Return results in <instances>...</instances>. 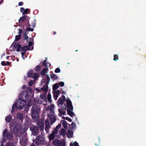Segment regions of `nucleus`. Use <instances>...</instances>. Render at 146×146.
I'll use <instances>...</instances> for the list:
<instances>
[{
	"mask_svg": "<svg viewBox=\"0 0 146 146\" xmlns=\"http://www.w3.org/2000/svg\"><path fill=\"white\" fill-rule=\"evenodd\" d=\"M40 111V108L39 105L36 104L33 106L32 108L31 116L35 121H36L38 119V113Z\"/></svg>",
	"mask_w": 146,
	"mask_h": 146,
	"instance_id": "1",
	"label": "nucleus"
},
{
	"mask_svg": "<svg viewBox=\"0 0 146 146\" xmlns=\"http://www.w3.org/2000/svg\"><path fill=\"white\" fill-rule=\"evenodd\" d=\"M54 105H52L48 107H46V110H50L52 113V114L50 113L48 114V116L49 117L51 123H54L56 120L55 116L54 113Z\"/></svg>",
	"mask_w": 146,
	"mask_h": 146,
	"instance_id": "2",
	"label": "nucleus"
},
{
	"mask_svg": "<svg viewBox=\"0 0 146 146\" xmlns=\"http://www.w3.org/2000/svg\"><path fill=\"white\" fill-rule=\"evenodd\" d=\"M25 102L22 99H19L16 100V102L14 104L13 106L12 112H13L15 108H17L18 109H21L25 104Z\"/></svg>",
	"mask_w": 146,
	"mask_h": 146,
	"instance_id": "3",
	"label": "nucleus"
},
{
	"mask_svg": "<svg viewBox=\"0 0 146 146\" xmlns=\"http://www.w3.org/2000/svg\"><path fill=\"white\" fill-rule=\"evenodd\" d=\"M66 103V109L68 113L71 116H72L73 115V107L72 102L69 98H67Z\"/></svg>",
	"mask_w": 146,
	"mask_h": 146,
	"instance_id": "4",
	"label": "nucleus"
},
{
	"mask_svg": "<svg viewBox=\"0 0 146 146\" xmlns=\"http://www.w3.org/2000/svg\"><path fill=\"white\" fill-rule=\"evenodd\" d=\"M45 143L44 136L42 134L38 136L35 140V143L37 145L44 144Z\"/></svg>",
	"mask_w": 146,
	"mask_h": 146,
	"instance_id": "5",
	"label": "nucleus"
},
{
	"mask_svg": "<svg viewBox=\"0 0 146 146\" xmlns=\"http://www.w3.org/2000/svg\"><path fill=\"white\" fill-rule=\"evenodd\" d=\"M61 126V125L60 124L57 125L55 129L53 131L52 134L49 135V139L50 140H51L54 139V136L58 133V129L60 128Z\"/></svg>",
	"mask_w": 146,
	"mask_h": 146,
	"instance_id": "6",
	"label": "nucleus"
},
{
	"mask_svg": "<svg viewBox=\"0 0 146 146\" xmlns=\"http://www.w3.org/2000/svg\"><path fill=\"white\" fill-rule=\"evenodd\" d=\"M46 100V96L45 94H41L40 96V98L39 99L35 98L34 99V101L35 102L40 104L43 102V101H45Z\"/></svg>",
	"mask_w": 146,
	"mask_h": 146,
	"instance_id": "7",
	"label": "nucleus"
},
{
	"mask_svg": "<svg viewBox=\"0 0 146 146\" xmlns=\"http://www.w3.org/2000/svg\"><path fill=\"white\" fill-rule=\"evenodd\" d=\"M20 98H22L23 101L25 102L27 101L29 98V96L27 93L25 91H23L20 94Z\"/></svg>",
	"mask_w": 146,
	"mask_h": 146,
	"instance_id": "8",
	"label": "nucleus"
},
{
	"mask_svg": "<svg viewBox=\"0 0 146 146\" xmlns=\"http://www.w3.org/2000/svg\"><path fill=\"white\" fill-rule=\"evenodd\" d=\"M30 129L34 134V135L38 134L37 128L34 125H31L30 127Z\"/></svg>",
	"mask_w": 146,
	"mask_h": 146,
	"instance_id": "9",
	"label": "nucleus"
},
{
	"mask_svg": "<svg viewBox=\"0 0 146 146\" xmlns=\"http://www.w3.org/2000/svg\"><path fill=\"white\" fill-rule=\"evenodd\" d=\"M3 135L4 137H6L9 139L11 138L12 136L10 134H8L7 131L6 129H5L3 131Z\"/></svg>",
	"mask_w": 146,
	"mask_h": 146,
	"instance_id": "10",
	"label": "nucleus"
},
{
	"mask_svg": "<svg viewBox=\"0 0 146 146\" xmlns=\"http://www.w3.org/2000/svg\"><path fill=\"white\" fill-rule=\"evenodd\" d=\"M21 127V125L19 124H17L14 129V133L16 134L19 131Z\"/></svg>",
	"mask_w": 146,
	"mask_h": 146,
	"instance_id": "11",
	"label": "nucleus"
},
{
	"mask_svg": "<svg viewBox=\"0 0 146 146\" xmlns=\"http://www.w3.org/2000/svg\"><path fill=\"white\" fill-rule=\"evenodd\" d=\"M27 139L25 137L21 139L20 141V143L22 146H25L27 144Z\"/></svg>",
	"mask_w": 146,
	"mask_h": 146,
	"instance_id": "12",
	"label": "nucleus"
},
{
	"mask_svg": "<svg viewBox=\"0 0 146 146\" xmlns=\"http://www.w3.org/2000/svg\"><path fill=\"white\" fill-rule=\"evenodd\" d=\"M45 123L46 125L45 129L46 131V132H48V129L50 128V123L48 119L46 120L45 121Z\"/></svg>",
	"mask_w": 146,
	"mask_h": 146,
	"instance_id": "13",
	"label": "nucleus"
},
{
	"mask_svg": "<svg viewBox=\"0 0 146 146\" xmlns=\"http://www.w3.org/2000/svg\"><path fill=\"white\" fill-rule=\"evenodd\" d=\"M44 121L43 120L40 121L38 123V125L41 130H42L44 129Z\"/></svg>",
	"mask_w": 146,
	"mask_h": 146,
	"instance_id": "14",
	"label": "nucleus"
},
{
	"mask_svg": "<svg viewBox=\"0 0 146 146\" xmlns=\"http://www.w3.org/2000/svg\"><path fill=\"white\" fill-rule=\"evenodd\" d=\"M54 94V99L56 100L58 96V94L59 93V92L58 90L56 91H54L53 92Z\"/></svg>",
	"mask_w": 146,
	"mask_h": 146,
	"instance_id": "15",
	"label": "nucleus"
},
{
	"mask_svg": "<svg viewBox=\"0 0 146 146\" xmlns=\"http://www.w3.org/2000/svg\"><path fill=\"white\" fill-rule=\"evenodd\" d=\"M14 48H17L16 50L17 51L19 52L20 50L21 45L20 44H16L14 45Z\"/></svg>",
	"mask_w": 146,
	"mask_h": 146,
	"instance_id": "16",
	"label": "nucleus"
},
{
	"mask_svg": "<svg viewBox=\"0 0 146 146\" xmlns=\"http://www.w3.org/2000/svg\"><path fill=\"white\" fill-rule=\"evenodd\" d=\"M41 90L44 92H47L48 90V86L47 84H46L44 85L42 88H41Z\"/></svg>",
	"mask_w": 146,
	"mask_h": 146,
	"instance_id": "17",
	"label": "nucleus"
},
{
	"mask_svg": "<svg viewBox=\"0 0 146 146\" xmlns=\"http://www.w3.org/2000/svg\"><path fill=\"white\" fill-rule=\"evenodd\" d=\"M53 144L56 146L60 144V141L56 139L54 140L53 142Z\"/></svg>",
	"mask_w": 146,
	"mask_h": 146,
	"instance_id": "18",
	"label": "nucleus"
},
{
	"mask_svg": "<svg viewBox=\"0 0 146 146\" xmlns=\"http://www.w3.org/2000/svg\"><path fill=\"white\" fill-rule=\"evenodd\" d=\"M73 135V133L72 131L70 130L68 131V133L67 134V136L69 138L72 137Z\"/></svg>",
	"mask_w": 146,
	"mask_h": 146,
	"instance_id": "19",
	"label": "nucleus"
},
{
	"mask_svg": "<svg viewBox=\"0 0 146 146\" xmlns=\"http://www.w3.org/2000/svg\"><path fill=\"white\" fill-rule=\"evenodd\" d=\"M59 134L60 135L64 136L66 134V130L64 129H61L60 131Z\"/></svg>",
	"mask_w": 146,
	"mask_h": 146,
	"instance_id": "20",
	"label": "nucleus"
},
{
	"mask_svg": "<svg viewBox=\"0 0 146 146\" xmlns=\"http://www.w3.org/2000/svg\"><path fill=\"white\" fill-rule=\"evenodd\" d=\"M12 119V118L11 116L10 115H8L5 118V120L6 122H10Z\"/></svg>",
	"mask_w": 146,
	"mask_h": 146,
	"instance_id": "21",
	"label": "nucleus"
},
{
	"mask_svg": "<svg viewBox=\"0 0 146 146\" xmlns=\"http://www.w3.org/2000/svg\"><path fill=\"white\" fill-rule=\"evenodd\" d=\"M23 114L21 113H18L17 114V118L19 119L23 120Z\"/></svg>",
	"mask_w": 146,
	"mask_h": 146,
	"instance_id": "22",
	"label": "nucleus"
},
{
	"mask_svg": "<svg viewBox=\"0 0 146 146\" xmlns=\"http://www.w3.org/2000/svg\"><path fill=\"white\" fill-rule=\"evenodd\" d=\"M33 73V70H30L27 73V76L29 78L32 77V74Z\"/></svg>",
	"mask_w": 146,
	"mask_h": 146,
	"instance_id": "23",
	"label": "nucleus"
},
{
	"mask_svg": "<svg viewBox=\"0 0 146 146\" xmlns=\"http://www.w3.org/2000/svg\"><path fill=\"white\" fill-rule=\"evenodd\" d=\"M59 85L58 84H54L53 87V91H56V90L59 87Z\"/></svg>",
	"mask_w": 146,
	"mask_h": 146,
	"instance_id": "24",
	"label": "nucleus"
},
{
	"mask_svg": "<svg viewBox=\"0 0 146 146\" xmlns=\"http://www.w3.org/2000/svg\"><path fill=\"white\" fill-rule=\"evenodd\" d=\"M48 69V68H46L43 69V70L40 72L41 75L42 76L44 75Z\"/></svg>",
	"mask_w": 146,
	"mask_h": 146,
	"instance_id": "25",
	"label": "nucleus"
},
{
	"mask_svg": "<svg viewBox=\"0 0 146 146\" xmlns=\"http://www.w3.org/2000/svg\"><path fill=\"white\" fill-rule=\"evenodd\" d=\"M63 126L66 129L67 128V122L64 120L62 121Z\"/></svg>",
	"mask_w": 146,
	"mask_h": 146,
	"instance_id": "26",
	"label": "nucleus"
},
{
	"mask_svg": "<svg viewBox=\"0 0 146 146\" xmlns=\"http://www.w3.org/2000/svg\"><path fill=\"white\" fill-rule=\"evenodd\" d=\"M38 77V74L37 73L34 74L32 76V78L35 80H36Z\"/></svg>",
	"mask_w": 146,
	"mask_h": 146,
	"instance_id": "27",
	"label": "nucleus"
},
{
	"mask_svg": "<svg viewBox=\"0 0 146 146\" xmlns=\"http://www.w3.org/2000/svg\"><path fill=\"white\" fill-rule=\"evenodd\" d=\"M26 19V17L25 16H22L19 20V22L23 23Z\"/></svg>",
	"mask_w": 146,
	"mask_h": 146,
	"instance_id": "28",
	"label": "nucleus"
},
{
	"mask_svg": "<svg viewBox=\"0 0 146 146\" xmlns=\"http://www.w3.org/2000/svg\"><path fill=\"white\" fill-rule=\"evenodd\" d=\"M114 58H113V60L115 61H116L118 59V56L116 54H114Z\"/></svg>",
	"mask_w": 146,
	"mask_h": 146,
	"instance_id": "29",
	"label": "nucleus"
},
{
	"mask_svg": "<svg viewBox=\"0 0 146 146\" xmlns=\"http://www.w3.org/2000/svg\"><path fill=\"white\" fill-rule=\"evenodd\" d=\"M6 146H15V144L14 143H7L6 144Z\"/></svg>",
	"mask_w": 146,
	"mask_h": 146,
	"instance_id": "30",
	"label": "nucleus"
},
{
	"mask_svg": "<svg viewBox=\"0 0 146 146\" xmlns=\"http://www.w3.org/2000/svg\"><path fill=\"white\" fill-rule=\"evenodd\" d=\"M40 66L39 65L37 66L35 68V70L36 71H38L40 70Z\"/></svg>",
	"mask_w": 146,
	"mask_h": 146,
	"instance_id": "31",
	"label": "nucleus"
},
{
	"mask_svg": "<svg viewBox=\"0 0 146 146\" xmlns=\"http://www.w3.org/2000/svg\"><path fill=\"white\" fill-rule=\"evenodd\" d=\"M21 35H18L16 36L15 38V40H19L21 38Z\"/></svg>",
	"mask_w": 146,
	"mask_h": 146,
	"instance_id": "32",
	"label": "nucleus"
},
{
	"mask_svg": "<svg viewBox=\"0 0 146 146\" xmlns=\"http://www.w3.org/2000/svg\"><path fill=\"white\" fill-rule=\"evenodd\" d=\"M51 95L49 93L47 96V99L50 102L51 101Z\"/></svg>",
	"mask_w": 146,
	"mask_h": 146,
	"instance_id": "33",
	"label": "nucleus"
},
{
	"mask_svg": "<svg viewBox=\"0 0 146 146\" xmlns=\"http://www.w3.org/2000/svg\"><path fill=\"white\" fill-rule=\"evenodd\" d=\"M27 47L26 46H24L22 48L21 50L22 51H25L27 50Z\"/></svg>",
	"mask_w": 146,
	"mask_h": 146,
	"instance_id": "34",
	"label": "nucleus"
},
{
	"mask_svg": "<svg viewBox=\"0 0 146 146\" xmlns=\"http://www.w3.org/2000/svg\"><path fill=\"white\" fill-rule=\"evenodd\" d=\"M51 78L54 79H57V77L54 74H52L51 76Z\"/></svg>",
	"mask_w": 146,
	"mask_h": 146,
	"instance_id": "35",
	"label": "nucleus"
},
{
	"mask_svg": "<svg viewBox=\"0 0 146 146\" xmlns=\"http://www.w3.org/2000/svg\"><path fill=\"white\" fill-rule=\"evenodd\" d=\"M58 110H59V112L60 114L62 115H63L64 114V113H65L63 111L62 109H59Z\"/></svg>",
	"mask_w": 146,
	"mask_h": 146,
	"instance_id": "36",
	"label": "nucleus"
},
{
	"mask_svg": "<svg viewBox=\"0 0 146 146\" xmlns=\"http://www.w3.org/2000/svg\"><path fill=\"white\" fill-rule=\"evenodd\" d=\"M34 82H35L33 80H31L29 82V85L31 86H32L33 84H34Z\"/></svg>",
	"mask_w": 146,
	"mask_h": 146,
	"instance_id": "37",
	"label": "nucleus"
},
{
	"mask_svg": "<svg viewBox=\"0 0 146 146\" xmlns=\"http://www.w3.org/2000/svg\"><path fill=\"white\" fill-rule=\"evenodd\" d=\"M29 11V9H26L25 10L23 13V14H27V13Z\"/></svg>",
	"mask_w": 146,
	"mask_h": 146,
	"instance_id": "38",
	"label": "nucleus"
},
{
	"mask_svg": "<svg viewBox=\"0 0 146 146\" xmlns=\"http://www.w3.org/2000/svg\"><path fill=\"white\" fill-rule=\"evenodd\" d=\"M55 73H59L60 72V70L59 68H57L55 70Z\"/></svg>",
	"mask_w": 146,
	"mask_h": 146,
	"instance_id": "39",
	"label": "nucleus"
},
{
	"mask_svg": "<svg viewBox=\"0 0 146 146\" xmlns=\"http://www.w3.org/2000/svg\"><path fill=\"white\" fill-rule=\"evenodd\" d=\"M64 119L68 120L70 122H71L72 121V119H70V118H69L68 117H65Z\"/></svg>",
	"mask_w": 146,
	"mask_h": 146,
	"instance_id": "40",
	"label": "nucleus"
},
{
	"mask_svg": "<svg viewBox=\"0 0 146 146\" xmlns=\"http://www.w3.org/2000/svg\"><path fill=\"white\" fill-rule=\"evenodd\" d=\"M74 146H79L77 142L75 141L74 142Z\"/></svg>",
	"mask_w": 146,
	"mask_h": 146,
	"instance_id": "41",
	"label": "nucleus"
},
{
	"mask_svg": "<svg viewBox=\"0 0 146 146\" xmlns=\"http://www.w3.org/2000/svg\"><path fill=\"white\" fill-rule=\"evenodd\" d=\"M58 102L60 104H62L63 100L61 98H60L59 99Z\"/></svg>",
	"mask_w": 146,
	"mask_h": 146,
	"instance_id": "42",
	"label": "nucleus"
},
{
	"mask_svg": "<svg viewBox=\"0 0 146 146\" xmlns=\"http://www.w3.org/2000/svg\"><path fill=\"white\" fill-rule=\"evenodd\" d=\"M31 102H32V100H29V103L27 105V106H28L29 107L31 106Z\"/></svg>",
	"mask_w": 146,
	"mask_h": 146,
	"instance_id": "43",
	"label": "nucleus"
},
{
	"mask_svg": "<svg viewBox=\"0 0 146 146\" xmlns=\"http://www.w3.org/2000/svg\"><path fill=\"white\" fill-rule=\"evenodd\" d=\"M60 85L61 87H63L64 85V82H61L60 83Z\"/></svg>",
	"mask_w": 146,
	"mask_h": 146,
	"instance_id": "44",
	"label": "nucleus"
},
{
	"mask_svg": "<svg viewBox=\"0 0 146 146\" xmlns=\"http://www.w3.org/2000/svg\"><path fill=\"white\" fill-rule=\"evenodd\" d=\"M27 30L28 31H33V29L31 28H28L27 29Z\"/></svg>",
	"mask_w": 146,
	"mask_h": 146,
	"instance_id": "45",
	"label": "nucleus"
},
{
	"mask_svg": "<svg viewBox=\"0 0 146 146\" xmlns=\"http://www.w3.org/2000/svg\"><path fill=\"white\" fill-rule=\"evenodd\" d=\"M43 65L44 66H46V60H44V61Z\"/></svg>",
	"mask_w": 146,
	"mask_h": 146,
	"instance_id": "46",
	"label": "nucleus"
},
{
	"mask_svg": "<svg viewBox=\"0 0 146 146\" xmlns=\"http://www.w3.org/2000/svg\"><path fill=\"white\" fill-rule=\"evenodd\" d=\"M24 9L23 8H21L20 9V11L22 13H23V12H24Z\"/></svg>",
	"mask_w": 146,
	"mask_h": 146,
	"instance_id": "47",
	"label": "nucleus"
},
{
	"mask_svg": "<svg viewBox=\"0 0 146 146\" xmlns=\"http://www.w3.org/2000/svg\"><path fill=\"white\" fill-rule=\"evenodd\" d=\"M28 44L29 46H31L32 45V43L31 42H29L28 43Z\"/></svg>",
	"mask_w": 146,
	"mask_h": 146,
	"instance_id": "48",
	"label": "nucleus"
},
{
	"mask_svg": "<svg viewBox=\"0 0 146 146\" xmlns=\"http://www.w3.org/2000/svg\"><path fill=\"white\" fill-rule=\"evenodd\" d=\"M23 4V3L22 2H20L19 3V6L22 5Z\"/></svg>",
	"mask_w": 146,
	"mask_h": 146,
	"instance_id": "49",
	"label": "nucleus"
},
{
	"mask_svg": "<svg viewBox=\"0 0 146 146\" xmlns=\"http://www.w3.org/2000/svg\"><path fill=\"white\" fill-rule=\"evenodd\" d=\"M35 89L36 90V91H38V92H39L40 91V90L38 88H36Z\"/></svg>",
	"mask_w": 146,
	"mask_h": 146,
	"instance_id": "50",
	"label": "nucleus"
},
{
	"mask_svg": "<svg viewBox=\"0 0 146 146\" xmlns=\"http://www.w3.org/2000/svg\"><path fill=\"white\" fill-rule=\"evenodd\" d=\"M76 128L75 124L74 123V129H75Z\"/></svg>",
	"mask_w": 146,
	"mask_h": 146,
	"instance_id": "51",
	"label": "nucleus"
},
{
	"mask_svg": "<svg viewBox=\"0 0 146 146\" xmlns=\"http://www.w3.org/2000/svg\"><path fill=\"white\" fill-rule=\"evenodd\" d=\"M1 64L2 65H5V64H4V62L3 61L1 62Z\"/></svg>",
	"mask_w": 146,
	"mask_h": 146,
	"instance_id": "52",
	"label": "nucleus"
},
{
	"mask_svg": "<svg viewBox=\"0 0 146 146\" xmlns=\"http://www.w3.org/2000/svg\"><path fill=\"white\" fill-rule=\"evenodd\" d=\"M21 54L22 56V57H23V56H24V55L25 54V52H22Z\"/></svg>",
	"mask_w": 146,
	"mask_h": 146,
	"instance_id": "53",
	"label": "nucleus"
},
{
	"mask_svg": "<svg viewBox=\"0 0 146 146\" xmlns=\"http://www.w3.org/2000/svg\"><path fill=\"white\" fill-rule=\"evenodd\" d=\"M25 87H26V86L25 85L23 86L22 87L23 89L24 90H25Z\"/></svg>",
	"mask_w": 146,
	"mask_h": 146,
	"instance_id": "54",
	"label": "nucleus"
},
{
	"mask_svg": "<svg viewBox=\"0 0 146 146\" xmlns=\"http://www.w3.org/2000/svg\"><path fill=\"white\" fill-rule=\"evenodd\" d=\"M70 146H73V143H70Z\"/></svg>",
	"mask_w": 146,
	"mask_h": 146,
	"instance_id": "55",
	"label": "nucleus"
},
{
	"mask_svg": "<svg viewBox=\"0 0 146 146\" xmlns=\"http://www.w3.org/2000/svg\"><path fill=\"white\" fill-rule=\"evenodd\" d=\"M31 146H36L34 144H32L31 145Z\"/></svg>",
	"mask_w": 146,
	"mask_h": 146,
	"instance_id": "56",
	"label": "nucleus"
},
{
	"mask_svg": "<svg viewBox=\"0 0 146 146\" xmlns=\"http://www.w3.org/2000/svg\"><path fill=\"white\" fill-rule=\"evenodd\" d=\"M1 146H4V145L3 144H1Z\"/></svg>",
	"mask_w": 146,
	"mask_h": 146,
	"instance_id": "57",
	"label": "nucleus"
},
{
	"mask_svg": "<svg viewBox=\"0 0 146 146\" xmlns=\"http://www.w3.org/2000/svg\"><path fill=\"white\" fill-rule=\"evenodd\" d=\"M54 34H56V33L55 32H54Z\"/></svg>",
	"mask_w": 146,
	"mask_h": 146,
	"instance_id": "58",
	"label": "nucleus"
},
{
	"mask_svg": "<svg viewBox=\"0 0 146 146\" xmlns=\"http://www.w3.org/2000/svg\"><path fill=\"white\" fill-rule=\"evenodd\" d=\"M27 36H25V38H27Z\"/></svg>",
	"mask_w": 146,
	"mask_h": 146,
	"instance_id": "59",
	"label": "nucleus"
},
{
	"mask_svg": "<svg viewBox=\"0 0 146 146\" xmlns=\"http://www.w3.org/2000/svg\"><path fill=\"white\" fill-rule=\"evenodd\" d=\"M29 90L31 91V89L30 88H29Z\"/></svg>",
	"mask_w": 146,
	"mask_h": 146,
	"instance_id": "60",
	"label": "nucleus"
},
{
	"mask_svg": "<svg viewBox=\"0 0 146 146\" xmlns=\"http://www.w3.org/2000/svg\"><path fill=\"white\" fill-rule=\"evenodd\" d=\"M73 115H74V116H75V114L74 113Z\"/></svg>",
	"mask_w": 146,
	"mask_h": 146,
	"instance_id": "61",
	"label": "nucleus"
},
{
	"mask_svg": "<svg viewBox=\"0 0 146 146\" xmlns=\"http://www.w3.org/2000/svg\"><path fill=\"white\" fill-rule=\"evenodd\" d=\"M73 124V122H72V123H71V124H72V125Z\"/></svg>",
	"mask_w": 146,
	"mask_h": 146,
	"instance_id": "62",
	"label": "nucleus"
},
{
	"mask_svg": "<svg viewBox=\"0 0 146 146\" xmlns=\"http://www.w3.org/2000/svg\"><path fill=\"white\" fill-rule=\"evenodd\" d=\"M78 51V50H76L75 51Z\"/></svg>",
	"mask_w": 146,
	"mask_h": 146,
	"instance_id": "63",
	"label": "nucleus"
},
{
	"mask_svg": "<svg viewBox=\"0 0 146 146\" xmlns=\"http://www.w3.org/2000/svg\"><path fill=\"white\" fill-rule=\"evenodd\" d=\"M64 98H65V97H63V98L64 99Z\"/></svg>",
	"mask_w": 146,
	"mask_h": 146,
	"instance_id": "64",
	"label": "nucleus"
}]
</instances>
